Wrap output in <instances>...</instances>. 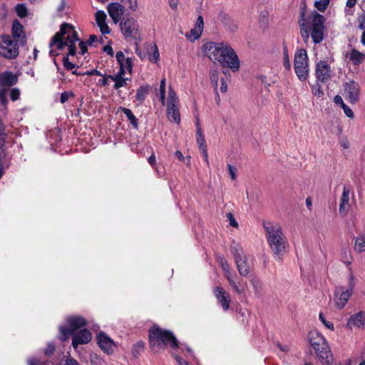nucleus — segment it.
<instances>
[{"label": "nucleus", "mask_w": 365, "mask_h": 365, "mask_svg": "<svg viewBox=\"0 0 365 365\" xmlns=\"http://www.w3.org/2000/svg\"><path fill=\"white\" fill-rule=\"evenodd\" d=\"M306 10L302 9L298 24L303 41L307 43L309 37L315 44L320 43L324 38V17L317 11L312 12L309 21L305 17Z\"/></svg>", "instance_id": "f257e3e1"}, {"label": "nucleus", "mask_w": 365, "mask_h": 365, "mask_svg": "<svg viewBox=\"0 0 365 365\" xmlns=\"http://www.w3.org/2000/svg\"><path fill=\"white\" fill-rule=\"evenodd\" d=\"M204 52L212 61H217L223 67L233 71L240 68V60L230 45L225 42H208L203 46Z\"/></svg>", "instance_id": "f03ea898"}, {"label": "nucleus", "mask_w": 365, "mask_h": 365, "mask_svg": "<svg viewBox=\"0 0 365 365\" xmlns=\"http://www.w3.org/2000/svg\"><path fill=\"white\" fill-rule=\"evenodd\" d=\"M78 41L81 53L83 55L87 51V43L81 41L73 26L69 24H63L61 29L51 38L50 47L56 46L58 49L62 50L67 47L68 56H74L76 53V42Z\"/></svg>", "instance_id": "7ed1b4c3"}, {"label": "nucleus", "mask_w": 365, "mask_h": 365, "mask_svg": "<svg viewBox=\"0 0 365 365\" xmlns=\"http://www.w3.org/2000/svg\"><path fill=\"white\" fill-rule=\"evenodd\" d=\"M268 245L277 260H282L287 252L289 244L282 229L278 224L267 223L264 225Z\"/></svg>", "instance_id": "20e7f679"}, {"label": "nucleus", "mask_w": 365, "mask_h": 365, "mask_svg": "<svg viewBox=\"0 0 365 365\" xmlns=\"http://www.w3.org/2000/svg\"><path fill=\"white\" fill-rule=\"evenodd\" d=\"M149 344L155 353L165 349L168 346L171 349L178 347V341L173 333L158 326H153L149 329Z\"/></svg>", "instance_id": "39448f33"}, {"label": "nucleus", "mask_w": 365, "mask_h": 365, "mask_svg": "<svg viewBox=\"0 0 365 365\" xmlns=\"http://www.w3.org/2000/svg\"><path fill=\"white\" fill-rule=\"evenodd\" d=\"M309 343L319 359L327 365H329L332 361V355L328 344L324 337L317 331L309 333Z\"/></svg>", "instance_id": "423d86ee"}, {"label": "nucleus", "mask_w": 365, "mask_h": 365, "mask_svg": "<svg viewBox=\"0 0 365 365\" xmlns=\"http://www.w3.org/2000/svg\"><path fill=\"white\" fill-rule=\"evenodd\" d=\"M230 252L233 255L239 274L242 277L247 276L250 272V267L242 248L237 244H234L230 247Z\"/></svg>", "instance_id": "0eeeda50"}, {"label": "nucleus", "mask_w": 365, "mask_h": 365, "mask_svg": "<svg viewBox=\"0 0 365 365\" xmlns=\"http://www.w3.org/2000/svg\"><path fill=\"white\" fill-rule=\"evenodd\" d=\"M19 43L9 35L0 36V56L6 58H14L19 54Z\"/></svg>", "instance_id": "6e6552de"}, {"label": "nucleus", "mask_w": 365, "mask_h": 365, "mask_svg": "<svg viewBox=\"0 0 365 365\" xmlns=\"http://www.w3.org/2000/svg\"><path fill=\"white\" fill-rule=\"evenodd\" d=\"M67 322L68 324V327H61L59 329L61 332L60 339L62 341H66L68 336L73 335V333L79 328L87 325L86 320L80 316L68 317L67 319Z\"/></svg>", "instance_id": "1a4fd4ad"}, {"label": "nucleus", "mask_w": 365, "mask_h": 365, "mask_svg": "<svg viewBox=\"0 0 365 365\" xmlns=\"http://www.w3.org/2000/svg\"><path fill=\"white\" fill-rule=\"evenodd\" d=\"M294 70L300 81H305L308 76V58L304 49L298 51L294 57Z\"/></svg>", "instance_id": "9d476101"}, {"label": "nucleus", "mask_w": 365, "mask_h": 365, "mask_svg": "<svg viewBox=\"0 0 365 365\" xmlns=\"http://www.w3.org/2000/svg\"><path fill=\"white\" fill-rule=\"evenodd\" d=\"M121 31L126 38L137 39L140 37L139 25L137 21L129 18L120 24Z\"/></svg>", "instance_id": "9b49d317"}, {"label": "nucleus", "mask_w": 365, "mask_h": 365, "mask_svg": "<svg viewBox=\"0 0 365 365\" xmlns=\"http://www.w3.org/2000/svg\"><path fill=\"white\" fill-rule=\"evenodd\" d=\"M352 294V290L344 286L336 287L334 289L333 297V302L335 307L339 309L344 307Z\"/></svg>", "instance_id": "f8f14e48"}, {"label": "nucleus", "mask_w": 365, "mask_h": 365, "mask_svg": "<svg viewBox=\"0 0 365 365\" xmlns=\"http://www.w3.org/2000/svg\"><path fill=\"white\" fill-rule=\"evenodd\" d=\"M217 261L224 272V275L228 280L230 284L234 289V290L238 294H242L245 292V288L237 283L231 275L230 267L227 260L223 257H219Z\"/></svg>", "instance_id": "ddd939ff"}, {"label": "nucleus", "mask_w": 365, "mask_h": 365, "mask_svg": "<svg viewBox=\"0 0 365 365\" xmlns=\"http://www.w3.org/2000/svg\"><path fill=\"white\" fill-rule=\"evenodd\" d=\"M345 98L351 103H356L359 101V86L354 81H349L344 83Z\"/></svg>", "instance_id": "4468645a"}, {"label": "nucleus", "mask_w": 365, "mask_h": 365, "mask_svg": "<svg viewBox=\"0 0 365 365\" xmlns=\"http://www.w3.org/2000/svg\"><path fill=\"white\" fill-rule=\"evenodd\" d=\"M315 74L318 81L324 83L330 79L331 70L325 61H320L316 66Z\"/></svg>", "instance_id": "2eb2a0df"}, {"label": "nucleus", "mask_w": 365, "mask_h": 365, "mask_svg": "<svg viewBox=\"0 0 365 365\" xmlns=\"http://www.w3.org/2000/svg\"><path fill=\"white\" fill-rule=\"evenodd\" d=\"M72 345L74 349H77L80 344H88L91 340V333L87 329H81L78 332L73 333Z\"/></svg>", "instance_id": "dca6fc26"}, {"label": "nucleus", "mask_w": 365, "mask_h": 365, "mask_svg": "<svg viewBox=\"0 0 365 365\" xmlns=\"http://www.w3.org/2000/svg\"><path fill=\"white\" fill-rule=\"evenodd\" d=\"M214 294L217 298L218 303L221 304L224 311L230 308V295L227 293L222 287H216L214 289Z\"/></svg>", "instance_id": "f3484780"}, {"label": "nucleus", "mask_w": 365, "mask_h": 365, "mask_svg": "<svg viewBox=\"0 0 365 365\" xmlns=\"http://www.w3.org/2000/svg\"><path fill=\"white\" fill-rule=\"evenodd\" d=\"M12 36L16 43L24 45L26 42L24 27L18 20H14L12 24Z\"/></svg>", "instance_id": "a211bd4d"}, {"label": "nucleus", "mask_w": 365, "mask_h": 365, "mask_svg": "<svg viewBox=\"0 0 365 365\" xmlns=\"http://www.w3.org/2000/svg\"><path fill=\"white\" fill-rule=\"evenodd\" d=\"M107 9L110 18L115 24L120 21L125 12V7L119 3H110Z\"/></svg>", "instance_id": "6ab92c4d"}, {"label": "nucleus", "mask_w": 365, "mask_h": 365, "mask_svg": "<svg viewBox=\"0 0 365 365\" xmlns=\"http://www.w3.org/2000/svg\"><path fill=\"white\" fill-rule=\"evenodd\" d=\"M98 344L100 348L108 354L113 351L114 342L103 332L98 336Z\"/></svg>", "instance_id": "aec40b11"}, {"label": "nucleus", "mask_w": 365, "mask_h": 365, "mask_svg": "<svg viewBox=\"0 0 365 365\" xmlns=\"http://www.w3.org/2000/svg\"><path fill=\"white\" fill-rule=\"evenodd\" d=\"M197 135V143L198 144L199 149L202 153L204 160L207 165H209V160H208V155L207 151V145L205 142V139L204 137V135L202 131V128H199L197 130L196 132Z\"/></svg>", "instance_id": "412c9836"}, {"label": "nucleus", "mask_w": 365, "mask_h": 365, "mask_svg": "<svg viewBox=\"0 0 365 365\" xmlns=\"http://www.w3.org/2000/svg\"><path fill=\"white\" fill-rule=\"evenodd\" d=\"M349 194L350 189L344 186L340 198L339 212L341 214L346 215L347 213L349 204Z\"/></svg>", "instance_id": "4be33fe9"}, {"label": "nucleus", "mask_w": 365, "mask_h": 365, "mask_svg": "<svg viewBox=\"0 0 365 365\" xmlns=\"http://www.w3.org/2000/svg\"><path fill=\"white\" fill-rule=\"evenodd\" d=\"M167 117L170 122L178 125L180 123L179 104L174 105L173 106H167Z\"/></svg>", "instance_id": "5701e85b"}, {"label": "nucleus", "mask_w": 365, "mask_h": 365, "mask_svg": "<svg viewBox=\"0 0 365 365\" xmlns=\"http://www.w3.org/2000/svg\"><path fill=\"white\" fill-rule=\"evenodd\" d=\"M365 322V316L363 312H359L356 314L351 316L348 322L347 326L350 329L360 328L364 326Z\"/></svg>", "instance_id": "b1692460"}, {"label": "nucleus", "mask_w": 365, "mask_h": 365, "mask_svg": "<svg viewBox=\"0 0 365 365\" xmlns=\"http://www.w3.org/2000/svg\"><path fill=\"white\" fill-rule=\"evenodd\" d=\"M17 76L11 72H4L0 73V86H11L16 83Z\"/></svg>", "instance_id": "393cba45"}, {"label": "nucleus", "mask_w": 365, "mask_h": 365, "mask_svg": "<svg viewBox=\"0 0 365 365\" xmlns=\"http://www.w3.org/2000/svg\"><path fill=\"white\" fill-rule=\"evenodd\" d=\"M120 110L126 115L134 128L137 129L138 128V121L136 117L133 115L131 110L124 107H120Z\"/></svg>", "instance_id": "a878e982"}, {"label": "nucleus", "mask_w": 365, "mask_h": 365, "mask_svg": "<svg viewBox=\"0 0 365 365\" xmlns=\"http://www.w3.org/2000/svg\"><path fill=\"white\" fill-rule=\"evenodd\" d=\"M354 250L359 253L365 252V235H361L356 238Z\"/></svg>", "instance_id": "bb28decb"}, {"label": "nucleus", "mask_w": 365, "mask_h": 365, "mask_svg": "<svg viewBox=\"0 0 365 365\" xmlns=\"http://www.w3.org/2000/svg\"><path fill=\"white\" fill-rule=\"evenodd\" d=\"M365 55L359 52L356 49H352L350 53V60L353 61L355 64H359L364 61Z\"/></svg>", "instance_id": "cd10ccee"}, {"label": "nucleus", "mask_w": 365, "mask_h": 365, "mask_svg": "<svg viewBox=\"0 0 365 365\" xmlns=\"http://www.w3.org/2000/svg\"><path fill=\"white\" fill-rule=\"evenodd\" d=\"M149 91V86H141L137 90L135 98L137 101L142 103Z\"/></svg>", "instance_id": "c85d7f7f"}, {"label": "nucleus", "mask_w": 365, "mask_h": 365, "mask_svg": "<svg viewBox=\"0 0 365 365\" xmlns=\"http://www.w3.org/2000/svg\"><path fill=\"white\" fill-rule=\"evenodd\" d=\"M250 282L253 287L255 294L259 295L263 288V284H262V281L257 277H252L250 279Z\"/></svg>", "instance_id": "c756f323"}, {"label": "nucleus", "mask_w": 365, "mask_h": 365, "mask_svg": "<svg viewBox=\"0 0 365 365\" xmlns=\"http://www.w3.org/2000/svg\"><path fill=\"white\" fill-rule=\"evenodd\" d=\"M179 104V99L176 96L174 90L170 86L168 98V106H173L174 105Z\"/></svg>", "instance_id": "7c9ffc66"}, {"label": "nucleus", "mask_w": 365, "mask_h": 365, "mask_svg": "<svg viewBox=\"0 0 365 365\" xmlns=\"http://www.w3.org/2000/svg\"><path fill=\"white\" fill-rule=\"evenodd\" d=\"M144 349V343L141 341L135 343L132 348V354L134 357H138V356L143 351Z\"/></svg>", "instance_id": "2f4dec72"}, {"label": "nucleus", "mask_w": 365, "mask_h": 365, "mask_svg": "<svg viewBox=\"0 0 365 365\" xmlns=\"http://www.w3.org/2000/svg\"><path fill=\"white\" fill-rule=\"evenodd\" d=\"M151 49L153 50V53L152 54H149L148 59L150 62L156 63L160 57L158 47L156 45H154Z\"/></svg>", "instance_id": "473e14b6"}, {"label": "nucleus", "mask_w": 365, "mask_h": 365, "mask_svg": "<svg viewBox=\"0 0 365 365\" xmlns=\"http://www.w3.org/2000/svg\"><path fill=\"white\" fill-rule=\"evenodd\" d=\"M329 4V0H320L317 1L314 3V6L319 11H324L327 8Z\"/></svg>", "instance_id": "72a5a7b5"}, {"label": "nucleus", "mask_w": 365, "mask_h": 365, "mask_svg": "<svg viewBox=\"0 0 365 365\" xmlns=\"http://www.w3.org/2000/svg\"><path fill=\"white\" fill-rule=\"evenodd\" d=\"M95 18L98 26H99L101 24L106 23V15L105 12L103 11H98L96 13Z\"/></svg>", "instance_id": "f704fd0d"}, {"label": "nucleus", "mask_w": 365, "mask_h": 365, "mask_svg": "<svg viewBox=\"0 0 365 365\" xmlns=\"http://www.w3.org/2000/svg\"><path fill=\"white\" fill-rule=\"evenodd\" d=\"M16 12L19 17L23 18L27 15V9L24 4H17Z\"/></svg>", "instance_id": "c9c22d12"}, {"label": "nucleus", "mask_w": 365, "mask_h": 365, "mask_svg": "<svg viewBox=\"0 0 365 365\" xmlns=\"http://www.w3.org/2000/svg\"><path fill=\"white\" fill-rule=\"evenodd\" d=\"M6 103H7L6 91V90L0 91V103L1 104V111L6 110Z\"/></svg>", "instance_id": "e433bc0d"}, {"label": "nucleus", "mask_w": 365, "mask_h": 365, "mask_svg": "<svg viewBox=\"0 0 365 365\" xmlns=\"http://www.w3.org/2000/svg\"><path fill=\"white\" fill-rule=\"evenodd\" d=\"M210 81L215 87V90L217 89L218 82V73L216 70H211L210 71Z\"/></svg>", "instance_id": "4c0bfd02"}, {"label": "nucleus", "mask_w": 365, "mask_h": 365, "mask_svg": "<svg viewBox=\"0 0 365 365\" xmlns=\"http://www.w3.org/2000/svg\"><path fill=\"white\" fill-rule=\"evenodd\" d=\"M129 81V78H124L123 76H122L120 79L114 84V88L118 89L121 87H124L127 85V81Z\"/></svg>", "instance_id": "58836bf2"}, {"label": "nucleus", "mask_w": 365, "mask_h": 365, "mask_svg": "<svg viewBox=\"0 0 365 365\" xmlns=\"http://www.w3.org/2000/svg\"><path fill=\"white\" fill-rule=\"evenodd\" d=\"M202 34V31L197 29L196 28L191 29L190 31V34H187L186 36L189 38H190L192 36L193 37V39H197L200 37Z\"/></svg>", "instance_id": "ea45409f"}, {"label": "nucleus", "mask_w": 365, "mask_h": 365, "mask_svg": "<svg viewBox=\"0 0 365 365\" xmlns=\"http://www.w3.org/2000/svg\"><path fill=\"white\" fill-rule=\"evenodd\" d=\"M63 63L64 67L67 70H68V71L72 70V69H73L76 67V64L75 63H73L69 61L68 56H63Z\"/></svg>", "instance_id": "a19ab883"}, {"label": "nucleus", "mask_w": 365, "mask_h": 365, "mask_svg": "<svg viewBox=\"0 0 365 365\" xmlns=\"http://www.w3.org/2000/svg\"><path fill=\"white\" fill-rule=\"evenodd\" d=\"M125 4L128 5L130 9L132 11L136 10L138 7V1L137 0H122Z\"/></svg>", "instance_id": "79ce46f5"}, {"label": "nucleus", "mask_w": 365, "mask_h": 365, "mask_svg": "<svg viewBox=\"0 0 365 365\" xmlns=\"http://www.w3.org/2000/svg\"><path fill=\"white\" fill-rule=\"evenodd\" d=\"M124 69L120 68L119 72L117 74L108 75V78L115 82V83L120 79V78L125 74Z\"/></svg>", "instance_id": "37998d69"}, {"label": "nucleus", "mask_w": 365, "mask_h": 365, "mask_svg": "<svg viewBox=\"0 0 365 365\" xmlns=\"http://www.w3.org/2000/svg\"><path fill=\"white\" fill-rule=\"evenodd\" d=\"M115 57L120 66V68L124 69V61H125V58L123 53L122 51L117 52Z\"/></svg>", "instance_id": "c03bdc74"}, {"label": "nucleus", "mask_w": 365, "mask_h": 365, "mask_svg": "<svg viewBox=\"0 0 365 365\" xmlns=\"http://www.w3.org/2000/svg\"><path fill=\"white\" fill-rule=\"evenodd\" d=\"M319 319L329 329H334V324L331 322L327 321L322 313L319 314Z\"/></svg>", "instance_id": "a18cd8bd"}, {"label": "nucleus", "mask_w": 365, "mask_h": 365, "mask_svg": "<svg viewBox=\"0 0 365 365\" xmlns=\"http://www.w3.org/2000/svg\"><path fill=\"white\" fill-rule=\"evenodd\" d=\"M344 113L346 114V115L350 118H354V112L352 111V110L347 106L346 105L345 103L343 104V106H341Z\"/></svg>", "instance_id": "49530a36"}, {"label": "nucleus", "mask_w": 365, "mask_h": 365, "mask_svg": "<svg viewBox=\"0 0 365 365\" xmlns=\"http://www.w3.org/2000/svg\"><path fill=\"white\" fill-rule=\"evenodd\" d=\"M74 95L72 92H63L61 94V103H66L70 97H73Z\"/></svg>", "instance_id": "de8ad7c7"}, {"label": "nucleus", "mask_w": 365, "mask_h": 365, "mask_svg": "<svg viewBox=\"0 0 365 365\" xmlns=\"http://www.w3.org/2000/svg\"><path fill=\"white\" fill-rule=\"evenodd\" d=\"M227 168H228L229 174H230L232 180H235L237 178V175H236L237 168L230 164L227 165Z\"/></svg>", "instance_id": "09e8293b"}, {"label": "nucleus", "mask_w": 365, "mask_h": 365, "mask_svg": "<svg viewBox=\"0 0 365 365\" xmlns=\"http://www.w3.org/2000/svg\"><path fill=\"white\" fill-rule=\"evenodd\" d=\"M227 219L229 220V222H230V225L234 227H238V223L237 222V221L235 220L233 215L231 213V212H228L227 214Z\"/></svg>", "instance_id": "8fccbe9b"}, {"label": "nucleus", "mask_w": 365, "mask_h": 365, "mask_svg": "<svg viewBox=\"0 0 365 365\" xmlns=\"http://www.w3.org/2000/svg\"><path fill=\"white\" fill-rule=\"evenodd\" d=\"M20 96L19 90L17 88H13L10 93V97L12 101H16Z\"/></svg>", "instance_id": "3c124183"}, {"label": "nucleus", "mask_w": 365, "mask_h": 365, "mask_svg": "<svg viewBox=\"0 0 365 365\" xmlns=\"http://www.w3.org/2000/svg\"><path fill=\"white\" fill-rule=\"evenodd\" d=\"M8 11L5 4L0 5V18L1 19H5L7 16Z\"/></svg>", "instance_id": "603ef678"}, {"label": "nucleus", "mask_w": 365, "mask_h": 365, "mask_svg": "<svg viewBox=\"0 0 365 365\" xmlns=\"http://www.w3.org/2000/svg\"><path fill=\"white\" fill-rule=\"evenodd\" d=\"M203 25H204L203 18L202 16H199L197 19L195 28L202 32Z\"/></svg>", "instance_id": "864d4df0"}, {"label": "nucleus", "mask_w": 365, "mask_h": 365, "mask_svg": "<svg viewBox=\"0 0 365 365\" xmlns=\"http://www.w3.org/2000/svg\"><path fill=\"white\" fill-rule=\"evenodd\" d=\"M98 27L100 28L101 32L103 34H108L110 32L109 26L107 25L106 23L100 24Z\"/></svg>", "instance_id": "5fc2aeb1"}, {"label": "nucleus", "mask_w": 365, "mask_h": 365, "mask_svg": "<svg viewBox=\"0 0 365 365\" xmlns=\"http://www.w3.org/2000/svg\"><path fill=\"white\" fill-rule=\"evenodd\" d=\"M284 67L287 69L289 70L290 68H291V63H290V61L289 60L287 51H284Z\"/></svg>", "instance_id": "6e6d98bb"}, {"label": "nucleus", "mask_w": 365, "mask_h": 365, "mask_svg": "<svg viewBox=\"0 0 365 365\" xmlns=\"http://www.w3.org/2000/svg\"><path fill=\"white\" fill-rule=\"evenodd\" d=\"M312 92L315 95V96H317L319 97H320L321 96L323 95V91L320 87V86L319 85H317V86H314L312 88Z\"/></svg>", "instance_id": "4d7b16f0"}, {"label": "nucleus", "mask_w": 365, "mask_h": 365, "mask_svg": "<svg viewBox=\"0 0 365 365\" xmlns=\"http://www.w3.org/2000/svg\"><path fill=\"white\" fill-rule=\"evenodd\" d=\"M354 276L353 273H351L349 275V287L347 288L352 291L354 290Z\"/></svg>", "instance_id": "13d9d810"}, {"label": "nucleus", "mask_w": 365, "mask_h": 365, "mask_svg": "<svg viewBox=\"0 0 365 365\" xmlns=\"http://www.w3.org/2000/svg\"><path fill=\"white\" fill-rule=\"evenodd\" d=\"M132 68V61L130 58H128L124 61V71L127 69L130 71Z\"/></svg>", "instance_id": "bf43d9fd"}, {"label": "nucleus", "mask_w": 365, "mask_h": 365, "mask_svg": "<svg viewBox=\"0 0 365 365\" xmlns=\"http://www.w3.org/2000/svg\"><path fill=\"white\" fill-rule=\"evenodd\" d=\"M261 21L264 23V24H267L268 22V12L267 11H263L261 12L260 14Z\"/></svg>", "instance_id": "052dcab7"}, {"label": "nucleus", "mask_w": 365, "mask_h": 365, "mask_svg": "<svg viewBox=\"0 0 365 365\" xmlns=\"http://www.w3.org/2000/svg\"><path fill=\"white\" fill-rule=\"evenodd\" d=\"M220 91H221L222 93H225V92H227V85L226 81H225L224 78H222V79H221V88H220Z\"/></svg>", "instance_id": "680f3d73"}, {"label": "nucleus", "mask_w": 365, "mask_h": 365, "mask_svg": "<svg viewBox=\"0 0 365 365\" xmlns=\"http://www.w3.org/2000/svg\"><path fill=\"white\" fill-rule=\"evenodd\" d=\"M174 357H175V360L177 361L178 365H190L186 361L183 360L180 356H175Z\"/></svg>", "instance_id": "e2e57ef3"}, {"label": "nucleus", "mask_w": 365, "mask_h": 365, "mask_svg": "<svg viewBox=\"0 0 365 365\" xmlns=\"http://www.w3.org/2000/svg\"><path fill=\"white\" fill-rule=\"evenodd\" d=\"M103 51L106 52L107 54L113 56V51L111 46L107 45L103 47Z\"/></svg>", "instance_id": "0e129e2a"}, {"label": "nucleus", "mask_w": 365, "mask_h": 365, "mask_svg": "<svg viewBox=\"0 0 365 365\" xmlns=\"http://www.w3.org/2000/svg\"><path fill=\"white\" fill-rule=\"evenodd\" d=\"M334 101L336 104H340L341 107L344 104L342 98L338 95L334 97Z\"/></svg>", "instance_id": "69168bd1"}, {"label": "nucleus", "mask_w": 365, "mask_h": 365, "mask_svg": "<svg viewBox=\"0 0 365 365\" xmlns=\"http://www.w3.org/2000/svg\"><path fill=\"white\" fill-rule=\"evenodd\" d=\"M85 75H88V76H93V75L101 76V73L98 71H97L96 69H93L91 71H88L85 73Z\"/></svg>", "instance_id": "338daca9"}, {"label": "nucleus", "mask_w": 365, "mask_h": 365, "mask_svg": "<svg viewBox=\"0 0 365 365\" xmlns=\"http://www.w3.org/2000/svg\"><path fill=\"white\" fill-rule=\"evenodd\" d=\"M64 365H79L78 361L73 359H68Z\"/></svg>", "instance_id": "774afa93"}]
</instances>
